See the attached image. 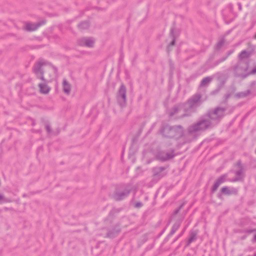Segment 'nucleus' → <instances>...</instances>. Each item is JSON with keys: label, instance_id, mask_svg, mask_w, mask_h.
I'll return each mask as SVG.
<instances>
[{"label": "nucleus", "instance_id": "f257e3e1", "mask_svg": "<svg viewBox=\"0 0 256 256\" xmlns=\"http://www.w3.org/2000/svg\"><path fill=\"white\" fill-rule=\"evenodd\" d=\"M224 111L225 109L224 108H217L214 110L210 112L208 116L189 126L188 132L190 134H194L205 130L212 125L216 124L224 116Z\"/></svg>", "mask_w": 256, "mask_h": 256}, {"label": "nucleus", "instance_id": "f03ea898", "mask_svg": "<svg viewBox=\"0 0 256 256\" xmlns=\"http://www.w3.org/2000/svg\"><path fill=\"white\" fill-rule=\"evenodd\" d=\"M202 104L200 94L192 96L184 104L174 106L169 112L170 116H176L177 118H182L190 116Z\"/></svg>", "mask_w": 256, "mask_h": 256}, {"label": "nucleus", "instance_id": "7ed1b4c3", "mask_svg": "<svg viewBox=\"0 0 256 256\" xmlns=\"http://www.w3.org/2000/svg\"><path fill=\"white\" fill-rule=\"evenodd\" d=\"M248 64L246 62H238L234 68V73L236 76L246 78L248 74Z\"/></svg>", "mask_w": 256, "mask_h": 256}, {"label": "nucleus", "instance_id": "20e7f679", "mask_svg": "<svg viewBox=\"0 0 256 256\" xmlns=\"http://www.w3.org/2000/svg\"><path fill=\"white\" fill-rule=\"evenodd\" d=\"M162 132L166 136L178 137L182 134L183 129L180 126H177L172 127L166 126L164 128Z\"/></svg>", "mask_w": 256, "mask_h": 256}, {"label": "nucleus", "instance_id": "39448f33", "mask_svg": "<svg viewBox=\"0 0 256 256\" xmlns=\"http://www.w3.org/2000/svg\"><path fill=\"white\" fill-rule=\"evenodd\" d=\"M118 100L121 106H124L126 102V89L124 85H122L120 88Z\"/></svg>", "mask_w": 256, "mask_h": 256}, {"label": "nucleus", "instance_id": "423d86ee", "mask_svg": "<svg viewBox=\"0 0 256 256\" xmlns=\"http://www.w3.org/2000/svg\"><path fill=\"white\" fill-rule=\"evenodd\" d=\"M78 44L82 46L92 47L94 40L92 38H83L78 40Z\"/></svg>", "mask_w": 256, "mask_h": 256}, {"label": "nucleus", "instance_id": "0eeeda50", "mask_svg": "<svg viewBox=\"0 0 256 256\" xmlns=\"http://www.w3.org/2000/svg\"><path fill=\"white\" fill-rule=\"evenodd\" d=\"M252 54V51L250 50H242L239 54L238 62H246L248 63V59Z\"/></svg>", "mask_w": 256, "mask_h": 256}, {"label": "nucleus", "instance_id": "6e6552de", "mask_svg": "<svg viewBox=\"0 0 256 256\" xmlns=\"http://www.w3.org/2000/svg\"><path fill=\"white\" fill-rule=\"evenodd\" d=\"M174 154V152L171 151L169 152H162L160 153L158 156V158L159 159H160L164 161L166 160H169L170 158H173Z\"/></svg>", "mask_w": 256, "mask_h": 256}, {"label": "nucleus", "instance_id": "1a4fd4ad", "mask_svg": "<svg viewBox=\"0 0 256 256\" xmlns=\"http://www.w3.org/2000/svg\"><path fill=\"white\" fill-rule=\"evenodd\" d=\"M129 193V190H125L123 192H117L115 193V194L114 196V198L115 200H120L127 196L128 195Z\"/></svg>", "mask_w": 256, "mask_h": 256}, {"label": "nucleus", "instance_id": "9d476101", "mask_svg": "<svg viewBox=\"0 0 256 256\" xmlns=\"http://www.w3.org/2000/svg\"><path fill=\"white\" fill-rule=\"evenodd\" d=\"M44 24V22H38L36 24H32L30 22H28L26 24L24 28L26 30L28 31H32L36 30L38 27H40L41 25Z\"/></svg>", "mask_w": 256, "mask_h": 256}, {"label": "nucleus", "instance_id": "9b49d317", "mask_svg": "<svg viewBox=\"0 0 256 256\" xmlns=\"http://www.w3.org/2000/svg\"><path fill=\"white\" fill-rule=\"evenodd\" d=\"M34 72L38 78H40L42 80H44L43 76V72L41 68V64L40 62H38L36 64L34 68Z\"/></svg>", "mask_w": 256, "mask_h": 256}, {"label": "nucleus", "instance_id": "f8f14e48", "mask_svg": "<svg viewBox=\"0 0 256 256\" xmlns=\"http://www.w3.org/2000/svg\"><path fill=\"white\" fill-rule=\"evenodd\" d=\"M226 176L222 175L216 180L212 188V192H215L218 186L226 180Z\"/></svg>", "mask_w": 256, "mask_h": 256}, {"label": "nucleus", "instance_id": "ddd939ff", "mask_svg": "<svg viewBox=\"0 0 256 256\" xmlns=\"http://www.w3.org/2000/svg\"><path fill=\"white\" fill-rule=\"evenodd\" d=\"M221 192L226 194H236L237 190L233 188H230L227 186H224L222 188Z\"/></svg>", "mask_w": 256, "mask_h": 256}, {"label": "nucleus", "instance_id": "4468645a", "mask_svg": "<svg viewBox=\"0 0 256 256\" xmlns=\"http://www.w3.org/2000/svg\"><path fill=\"white\" fill-rule=\"evenodd\" d=\"M38 86L40 88V92H42V94H48L50 90V88L46 84V83L45 82H42V83L40 84H38Z\"/></svg>", "mask_w": 256, "mask_h": 256}, {"label": "nucleus", "instance_id": "2eb2a0df", "mask_svg": "<svg viewBox=\"0 0 256 256\" xmlns=\"http://www.w3.org/2000/svg\"><path fill=\"white\" fill-rule=\"evenodd\" d=\"M63 85V90L64 93L67 94H68L70 92V86L66 80H64L62 82Z\"/></svg>", "mask_w": 256, "mask_h": 256}, {"label": "nucleus", "instance_id": "dca6fc26", "mask_svg": "<svg viewBox=\"0 0 256 256\" xmlns=\"http://www.w3.org/2000/svg\"><path fill=\"white\" fill-rule=\"evenodd\" d=\"M236 178L232 180V182H236L242 180L244 177V171L242 170H240L236 172Z\"/></svg>", "mask_w": 256, "mask_h": 256}, {"label": "nucleus", "instance_id": "f3484780", "mask_svg": "<svg viewBox=\"0 0 256 256\" xmlns=\"http://www.w3.org/2000/svg\"><path fill=\"white\" fill-rule=\"evenodd\" d=\"M212 78L210 76H208V77L204 78L202 80L200 84V86H207L210 83V82L212 81Z\"/></svg>", "mask_w": 256, "mask_h": 256}, {"label": "nucleus", "instance_id": "a211bd4d", "mask_svg": "<svg viewBox=\"0 0 256 256\" xmlns=\"http://www.w3.org/2000/svg\"><path fill=\"white\" fill-rule=\"evenodd\" d=\"M180 222H176L172 226V230L170 232V234L172 235L174 234L175 232L178 230L180 226Z\"/></svg>", "mask_w": 256, "mask_h": 256}, {"label": "nucleus", "instance_id": "6ab92c4d", "mask_svg": "<svg viewBox=\"0 0 256 256\" xmlns=\"http://www.w3.org/2000/svg\"><path fill=\"white\" fill-rule=\"evenodd\" d=\"M250 94L249 90H247L245 92H240L236 94V96L238 98H244L248 96Z\"/></svg>", "mask_w": 256, "mask_h": 256}, {"label": "nucleus", "instance_id": "aec40b11", "mask_svg": "<svg viewBox=\"0 0 256 256\" xmlns=\"http://www.w3.org/2000/svg\"><path fill=\"white\" fill-rule=\"evenodd\" d=\"M89 24L88 22H84L79 24L78 27L80 29L84 30L88 28Z\"/></svg>", "mask_w": 256, "mask_h": 256}, {"label": "nucleus", "instance_id": "412c9836", "mask_svg": "<svg viewBox=\"0 0 256 256\" xmlns=\"http://www.w3.org/2000/svg\"><path fill=\"white\" fill-rule=\"evenodd\" d=\"M234 51V50H229V51L228 52V53H227V55H226V56H225V57H224V58H222V59L220 60L219 62H223V61L225 60L226 59V58H227L229 56H230L232 53H233Z\"/></svg>", "mask_w": 256, "mask_h": 256}, {"label": "nucleus", "instance_id": "4be33fe9", "mask_svg": "<svg viewBox=\"0 0 256 256\" xmlns=\"http://www.w3.org/2000/svg\"><path fill=\"white\" fill-rule=\"evenodd\" d=\"M173 33H174V30L173 29H172L171 30V31H170V34L173 38V39H172V42H171L170 44V46H168L169 47L171 46H173L174 45V43H175V38H174V34H173Z\"/></svg>", "mask_w": 256, "mask_h": 256}, {"label": "nucleus", "instance_id": "5701e85b", "mask_svg": "<svg viewBox=\"0 0 256 256\" xmlns=\"http://www.w3.org/2000/svg\"><path fill=\"white\" fill-rule=\"evenodd\" d=\"M224 43V40H220L217 44V47L218 48H220Z\"/></svg>", "mask_w": 256, "mask_h": 256}, {"label": "nucleus", "instance_id": "b1692460", "mask_svg": "<svg viewBox=\"0 0 256 256\" xmlns=\"http://www.w3.org/2000/svg\"><path fill=\"white\" fill-rule=\"evenodd\" d=\"M142 206V204L141 202H137L135 204V207L136 208H140Z\"/></svg>", "mask_w": 256, "mask_h": 256}, {"label": "nucleus", "instance_id": "393cba45", "mask_svg": "<svg viewBox=\"0 0 256 256\" xmlns=\"http://www.w3.org/2000/svg\"><path fill=\"white\" fill-rule=\"evenodd\" d=\"M4 202V198L2 195L0 194V204L3 202Z\"/></svg>", "mask_w": 256, "mask_h": 256}, {"label": "nucleus", "instance_id": "a878e982", "mask_svg": "<svg viewBox=\"0 0 256 256\" xmlns=\"http://www.w3.org/2000/svg\"><path fill=\"white\" fill-rule=\"evenodd\" d=\"M255 73H256V67L255 68H254L252 70V72H251V74H255Z\"/></svg>", "mask_w": 256, "mask_h": 256}, {"label": "nucleus", "instance_id": "bb28decb", "mask_svg": "<svg viewBox=\"0 0 256 256\" xmlns=\"http://www.w3.org/2000/svg\"><path fill=\"white\" fill-rule=\"evenodd\" d=\"M47 131L49 132H50V127L48 126H46Z\"/></svg>", "mask_w": 256, "mask_h": 256}, {"label": "nucleus", "instance_id": "cd10ccee", "mask_svg": "<svg viewBox=\"0 0 256 256\" xmlns=\"http://www.w3.org/2000/svg\"><path fill=\"white\" fill-rule=\"evenodd\" d=\"M194 240V237H192H192H190V238L189 241H190V242H192V241Z\"/></svg>", "mask_w": 256, "mask_h": 256}, {"label": "nucleus", "instance_id": "c85d7f7f", "mask_svg": "<svg viewBox=\"0 0 256 256\" xmlns=\"http://www.w3.org/2000/svg\"><path fill=\"white\" fill-rule=\"evenodd\" d=\"M180 209V208H179L178 209L176 210L175 212H174V214H176L179 212Z\"/></svg>", "mask_w": 256, "mask_h": 256}, {"label": "nucleus", "instance_id": "c756f323", "mask_svg": "<svg viewBox=\"0 0 256 256\" xmlns=\"http://www.w3.org/2000/svg\"><path fill=\"white\" fill-rule=\"evenodd\" d=\"M238 6H239V9L241 10L242 9V5L240 4H238Z\"/></svg>", "mask_w": 256, "mask_h": 256}, {"label": "nucleus", "instance_id": "7c9ffc66", "mask_svg": "<svg viewBox=\"0 0 256 256\" xmlns=\"http://www.w3.org/2000/svg\"><path fill=\"white\" fill-rule=\"evenodd\" d=\"M254 240L256 242V234L254 235Z\"/></svg>", "mask_w": 256, "mask_h": 256}, {"label": "nucleus", "instance_id": "2f4dec72", "mask_svg": "<svg viewBox=\"0 0 256 256\" xmlns=\"http://www.w3.org/2000/svg\"><path fill=\"white\" fill-rule=\"evenodd\" d=\"M163 168H156V170H163Z\"/></svg>", "mask_w": 256, "mask_h": 256}, {"label": "nucleus", "instance_id": "473e14b6", "mask_svg": "<svg viewBox=\"0 0 256 256\" xmlns=\"http://www.w3.org/2000/svg\"><path fill=\"white\" fill-rule=\"evenodd\" d=\"M254 38H256V35L254 36Z\"/></svg>", "mask_w": 256, "mask_h": 256}, {"label": "nucleus", "instance_id": "72a5a7b5", "mask_svg": "<svg viewBox=\"0 0 256 256\" xmlns=\"http://www.w3.org/2000/svg\"><path fill=\"white\" fill-rule=\"evenodd\" d=\"M254 256H256V254Z\"/></svg>", "mask_w": 256, "mask_h": 256}]
</instances>
